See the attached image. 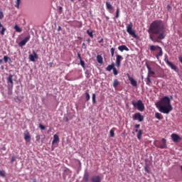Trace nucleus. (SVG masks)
<instances>
[{
	"label": "nucleus",
	"mask_w": 182,
	"mask_h": 182,
	"mask_svg": "<svg viewBox=\"0 0 182 182\" xmlns=\"http://www.w3.org/2000/svg\"><path fill=\"white\" fill-rule=\"evenodd\" d=\"M165 23L161 20L154 21L149 28V39L153 43H159L166 37V33L164 31Z\"/></svg>",
	"instance_id": "nucleus-1"
},
{
	"label": "nucleus",
	"mask_w": 182,
	"mask_h": 182,
	"mask_svg": "<svg viewBox=\"0 0 182 182\" xmlns=\"http://www.w3.org/2000/svg\"><path fill=\"white\" fill-rule=\"evenodd\" d=\"M156 107L161 113L168 114L173 111V107L171 102V99L168 96H164L156 104Z\"/></svg>",
	"instance_id": "nucleus-2"
},
{
	"label": "nucleus",
	"mask_w": 182,
	"mask_h": 182,
	"mask_svg": "<svg viewBox=\"0 0 182 182\" xmlns=\"http://www.w3.org/2000/svg\"><path fill=\"white\" fill-rule=\"evenodd\" d=\"M149 50L151 52H155L158 50V53H156L155 55V58L157 60H159L160 57H162L164 55V51L161 47H160L159 46H154V45H151L149 46Z\"/></svg>",
	"instance_id": "nucleus-3"
},
{
	"label": "nucleus",
	"mask_w": 182,
	"mask_h": 182,
	"mask_svg": "<svg viewBox=\"0 0 182 182\" xmlns=\"http://www.w3.org/2000/svg\"><path fill=\"white\" fill-rule=\"evenodd\" d=\"M131 104L134 108H136V109L141 112H144L145 109L144 104L141 100H137L136 102H135L134 101H132Z\"/></svg>",
	"instance_id": "nucleus-4"
},
{
	"label": "nucleus",
	"mask_w": 182,
	"mask_h": 182,
	"mask_svg": "<svg viewBox=\"0 0 182 182\" xmlns=\"http://www.w3.org/2000/svg\"><path fill=\"white\" fill-rule=\"evenodd\" d=\"M133 23H127L126 25V28H127V33L131 36L132 38H135V39H137L138 38V36L136 34V32L134 30H133Z\"/></svg>",
	"instance_id": "nucleus-5"
},
{
	"label": "nucleus",
	"mask_w": 182,
	"mask_h": 182,
	"mask_svg": "<svg viewBox=\"0 0 182 182\" xmlns=\"http://www.w3.org/2000/svg\"><path fill=\"white\" fill-rule=\"evenodd\" d=\"M164 62L166 63V64L173 71L175 72H178V67L173 64L172 62L169 61L168 57H166L164 58Z\"/></svg>",
	"instance_id": "nucleus-6"
},
{
	"label": "nucleus",
	"mask_w": 182,
	"mask_h": 182,
	"mask_svg": "<svg viewBox=\"0 0 182 182\" xmlns=\"http://www.w3.org/2000/svg\"><path fill=\"white\" fill-rule=\"evenodd\" d=\"M167 140L165 138L161 139V141L159 142V144H156V146L157 148H159L161 149H167Z\"/></svg>",
	"instance_id": "nucleus-7"
},
{
	"label": "nucleus",
	"mask_w": 182,
	"mask_h": 182,
	"mask_svg": "<svg viewBox=\"0 0 182 182\" xmlns=\"http://www.w3.org/2000/svg\"><path fill=\"white\" fill-rule=\"evenodd\" d=\"M132 119L142 122L144 119V117L140 112H136L133 115Z\"/></svg>",
	"instance_id": "nucleus-8"
},
{
	"label": "nucleus",
	"mask_w": 182,
	"mask_h": 182,
	"mask_svg": "<svg viewBox=\"0 0 182 182\" xmlns=\"http://www.w3.org/2000/svg\"><path fill=\"white\" fill-rule=\"evenodd\" d=\"M30 40H31L30 35L26 36V38H24L23 40H21V41H20V43H18V47L23 48L26 45L28 42H29Z\"/></svg>",
	"instance_id": "nucleus-9"
},
{
	"label": "nucleus",
	"mask_w": 182,
	"mask_h": 182,
	"mask_svg": "<svg viewBox=\"0 0 182 182\" xmlns=\"http://www.w3.org/2000/svg\"><path fill=\"white\" fill-rule=\"evenodd\" d=\"M171 138L174 143H179L182 140V138L178 134L175 133L171 134Z\"/></svg>",
	"instance_id": "nucleus-10"
},
{
	"label": "nucleus",
	"mask_w": 182,
	"mask_h": 182,
	"mask_svg": "<svg viewBox=\"0 0 182 182\" xmlns=\"http://www.w3.org/2000/svg\"><path fill=\"white\" fill-rule=\"evenodd\" d=\"M38 59V56L35 50H33V54L28 55V60L31 62H35L36 60Z\"/></svg>",
	"instance_id": "nucleus-11"
},
{
	"label": "nucleus",
	"mask_w": 182,
	"mask_h": 182,
	"mask_svg": "<svg viewBox=\"0 0 182 182\" xmlns=\"http://www.w3.org/2000/svg\"><path fill=\"white\" fill-rule=\"evenodd\" d=\"M123 60V57L120 55H116V62H115V64H116V67L117 68H119L121 67V62Z\"/></svg>",
	"instance_id": "nucleus-12"
},
{
	"label": "nucleus",
	"mask_w": 182,
	"mask_h": 182,
	"mask_svg": "<svg viewBox=\"0 0 182 182\" xmlns=\"http://www.w3.org/2000/svg\"><path fill=\"white\" fill-rule=\"evenodd\" d=\"M128 76V80L130 82V84L132 86L136 87L138 84H137V81L135 80L133 77H130V75L129 74H127Z\"/></svg>",
	"instance_id": "nucleus-13"
},
{
	"label": "nucleus",
	"mask_w": 182,
	"mask_h": 182,
	"mask_svg": "<svg viewBox=\"0 0 182 182\" xmlns=\"http://www.w3.org/2000/svg\"><path fill=\"white\" fill-rule=\"evenodd\" d=\"M90 182H102V178L99 175H94L90 178Z\"/></svg>",
	"instance_id": "nucleus-14"
},
{
	"label": "nucleus",
	"mask_w": 182,
	"mask_h": 182,
	"mask_svg": "<svg viewBox=\"0 0 182 182\" xmlns=\"http://www.w3.org/2000/svg\"><path fill=\"white\" fill-rule=\"evenodd\" d=\"M105 6H106V9L109 11V13L112 14V11L114 10V6L111 4V3L109 1H106Z\"/></svg>",
	"instance_id": "nucleus-15"
},
{
	"label": "nucleus",
	"mask_w": 182,
	"mask_h": 182,
	"mask_svg": "<svg viewBox=\"0 0 182 182\" xmlns=\"http://www.w3.org/2000/svg\"><path fill=\"white\" fill-rule=\"evenodd\" d=\"M14 75H9V77H7V84H9V86L10 87H14V80H13Z\"/></svg>",
	"instance_id": "nucleus-16"
},
{
	"label": "nucleus",
	"mask_w": 182,
	"mask_h": 182,
	"mask_svg": "<svg viewBox=\"0 0 182 182\" xmlns=\"http://www.w3.org/2000/svg\"><path fill=\"white\" fill-rule=\"evenodd\" d=\"M146 68L148 70V75H152L153 77H155L156 73L152 70V68L150 67L149 65L146 64Z\"/></svg>",
	"instance_id": "nucleus-17"
},
{
	"label": "nucleus",
	"mask_w": 182,
	"mask_h": 182,
	"mask_svg": "<svg viewBox=\"0 0 182 182\" xmlns=\"http://www.w3.org/2000/svg\"><path fill=\"white\" fill-rule=\"evenodd\" d=\"M117 49L120 52H124V51L129 52V48L126 45L119 46H118Z\"/></svg>",
	"instance_id": "nucleus-18"
},
{
	"label": "nucleus",
	"mask_w": 182,
	"mask_h": 182,
	"mask_svg": "<svg viewBox=\"0 0 182 182\" xmlns=\"http://www.w3.org/2000/svg\"><path fill=\"white\" fill-rule=\"evenodd\" d=\"M135 132L137 133V134H136L137 139H138L139 140H141V136H142V134H143V130H142V129H135Z\"/></svg>",
	"instance_id": "nucleus-19"
},
{
	"label": "nucleus",
	"mask_w": 182,
	"mask_h": 182,
	"mask_svg": "<svg viewBox=\"0 0 182 182\" xmlns=\"http://www.w3.org/2000/svg\"><path fill=\"white\" fill-rule=\"evenodd\" d=\"M115 68L114 63H112L111 65H108L107 67H106L105 70L107 72H111L114 68Z\"/></svg>",
	"instance_id": "nucleus-20"
},
{
	"label": "nucleus",
	"mask_w": 182,
	"mask_h": 182,
	"mask_svg": "<svg viewBox=\"0 0 182 182\" xmlns=\"http://www.w3.org/2000/svg\"><path fill=\"white\" fill-rule=\"evenodd\" d=\"M24 140H26V141H31V134L29 133V132H26V133H24Z\"/></svg>",
	"instance_id": "nucleus-21"
},
{
	"label": "nucleus",
	"mask_w": 182,
	"mask_h": 182,
	"mask_svg": "<svg viewBox=\"0 0 182 182\" xmlns=\"http://www.w3.org/2000/svg\"><path fill=\"white\" fill-rule=\"evenodd\" d=\"M89 178H90V174L88 172H85L82 178V181L84 182H88L89 181Z\"/></svg>",
	"instance_id": "nucleus-22"
},
{
	"label": "nucleus",
	"mask_w": 182,
	"mask_h": 182,
	"mask_svg": "<svg viewBox=\"0 0 182 182\" xmlns=\"http://www.w3.org/2000/svg\"><path fill=\"white\" fill-rule=\"evenodd\" d=\"M2 28V30L0 31V34L1 36L5 35V32L6 31V28L4 27V26L1 24V20H0V29Z\"/></svg>",
	"instance_id": "nucleus-23"
},
{
	"label": "nucleus",
	"mask_w": 182,
	"mask_h": 182,
	"mask_svg": "<svg viewBox=\"0 0 182 182\" xmlns=\"http://www.w3.org/2000/svg\"><path fill=\"white\" fill-rule=\"evenodd\" d=\"M59 141V136L56 134L53 135V139L52 141V144H54Z\"/></svg>",
	"instance_id": "nucleus-24"
},
{
	"label": "nucleus",
	"mask_w": 182,
	"mask_h": 182,
	"mask_svg": "<svg viewBox=\"0 0 182 182\" xmlns=\"http://www.w3.org/2000/svg\"><path fill=\"white\" fill-rule=\"evenodd\" d=\"M97 62L99 64H102L103 63V58L101 55H97Z\"/></svg>",
	"instance_id": "nucleus-25"
},
{
	"label": "nucleus",
	"mask_w": 182,
	"mask_h": 182,
	"mask_svg": "<svg viewBox=\"0 0 182 182\" xmlns=\"http://www.w3.org/2000/svg\"><path fill=\"white\" fill-rule=\"evenodd\" d=\"M120 82L117 79L113 80V87L117 88L119 85Z\"/></svg>",
	"instance_id": "nucleus-26"
},
{
	"label": "nucleus",
	"mask_w": 182,
	"mask_h": 182,
	"mask_svg": "<svg viewBox=\"0 0 182 182\" xmlns=\"http://www.w3.org/2000/svg\"><path fill=\"white\" fill-rule=\"evenodd\" d=\"M151 75H148L146 78V85L150 86V85L151 84Z\"/></svg>",
	"instance_id": "nucleus-27"
},
{
	"label": "nucleus",
	"mask_w": 182,
	"mask_h": 182,
	"mask_svg": "<svg viewBox=\"0 0 182 182\" xmlns=\"http://www.w3.org/2000/svg\"><path fill=\"white\" fill-rule=\"evenodd\" d=\"M155 118H156L159 120L163 119V117H161V114L159 112L155 113Z\"/></svg>",
	"instance_id": "nucleus-28"
},
{
	"label": "nucleus",
	"mask_w": 182,
	"mask_h": 182,
	"mask_svg": "<svg viewBox=\"0 0 182 182\" xmlns=\"http://www.w3.org/2000/svg\"><path fill=\"white\" fill-rule=\"evenodd\" d=\"M120 14V9L119 7L116 9V14H115V18H119Z\"/></svg>",
	"instance_id": "nucleus-29"
},
{
	"label": "nucleus",
	"mask_w": 182,
	"mask_h": 182,
	"mask_svg": "<svg viewBox=\"0 0 182 182\" xmlns=\"http://www.w3.org/2000/svg\"><path fill=\"white\" fill-rule=\"evenodd\" d=\"M14 30H16V32L17 33L22 32V29L18 25L14 26Z\"/></svg>",
	"instance_id": "nucleus-30"
},
{
	"label": "nucleus",
	"mask_w": 182,
	"mask_h": 182,
	"mask_svg": "<svg viewBox=\"0 0 182 182\" xmlns=\"http://www.w3.org/2000/svg\"><path fill=\"white\" fill-rule=\"evenodd\" d=\"M20 4H21V0H16V5L14 6H16V9H19Z\"/></svg>",
	"instance_id": "nucleus-31"
},
{
	"label": "nucleus",
	"mask_w": 182,
	"mask_h": 182,
	"mask_svg": "<svg viewBox=\"0 0 182 182\" xmlns=\"http://www.w3.org/2000/svg\"><path fill=\"white\" fill-rule=\"evenodd\" d=\"M87 34L91 38H94V35H93V32H92V31H90L89 30H87Z\"/></svg>",
	"instance_id": "nucleus-32"
},
{
	"label": "nucleus",
	"mask_w": 182,
	"mask_h": 182,
	"mask_svg": "<svg viewBox=\"0 0 182 182\" xmlns=\"http://www.w3.org/2000/svg\"><path fill=\"white\" fill-rule=\"evenodd\" d=\"M92 103L93 104L96 103V95H95V93H92Z\"/></svg>",
	"instance_id": "nucleus-33"
},
{
	"label": "nucleus",
	"mask_w": 182,
	"mask_h": 182,
	"mask_svg": "<svg viewBox=\"0 0 182 182\" xmlns=\"http://www.w3.org/2000/svg\"><path fill=\"white\" fill-rule=\"evenodd\" d=\"M4 60L5 63H7L9 60L11 61V58L7 55H4Z\"/></svg>",
	"instance_id": "nucleus-34"
},
{
	"label": "nucleus",
	"mask_w": 182,
	"mask_h": 182,
	"mask_svg": "<svg viewBox=\"0 0 182 182\" xmlns=\"http://www.w3.org/2000/svg\"><path fill=\"white\" fill-rule=\"evenodd\" d=\"M112 71H113V75H114V76L118 75L119 72H118L117 69L115 67L113 68Z\"/></svg>",
	"instance_id": "nucleus-35"
},
{
	"label": "nucleus",
	"mask_w": 182,
	"mask_h": 182,
	"mask_svg": "<svg viewBox=\"0 0 182 182\" xmlns=\"http://www.w3.org/2000/svg\"><path fill=\"white\" fill-rule=\"evenodd\" d=\"M85 99H86V101H89L90 100V95L88 92H85Z\"/></svg>",
	"instance_id": "nucleus-36"
},
{
	"label": "nucleus",
	"mask_w": 182,
	"mask_h": 182,
	"mask_svg": "<svg viewBox=\"0 0 182 182\" xmlns=\"http://www.w3.org/2000/svg\"><path fill=\"white\" fill-rule=\"evenodd\" d=\"M0 176L4 178L6 176V172L4 170H0Z\"/></svg>",
	"instance_id": "nucleus-37"
},
{
	"label": "nucleus",
	"mask_w": 182,
	"mask_h": 182,
	"mask_svg": "<svg viewBox=\"0 0 182 182\" xmlns=\"http://www.w3.org/2000/svg\"><path fill=\"white\" fill-rule=\"evenodd\" d=\"M109 135H110V137H114L115 134L113 129L109 130Z\"/></svg>",
	"instance_id": "nucleus-38"
},
{
	"label": "nucleus",
	"mask_w": 182,
	"mask_h": 182,
	"mask_svg": "<svg viewBox=\"0 0 182 182\" xmlns=\"http://www.w3.org/2000/svg\"><path fill=\"white\" fill-rule=\"evenodd\" d=\"M114 52H115V48H111V49H110V53H111L112 57H114Z\"/></svg>",
	"instance_id": "nucleus-39"
},
{
	"label": "nucleus",
	"mask_w": 182,
	"mask_h": 182,
	"mask_svg": "<svg viewBox=\"0 0 182 182\" xmlns=\"http://www.w3.org/2000/svg\"><path fill=\"white\" fill-rule=\"evenodd\" d=\"M4 18V15L3 13V11L1 10V9H0V20H2Z\"/></svg>",
	"instance_id": "nucleus-40"
},
{
	"label": "nucleus",
	"mask_w": 182,
	"mask_h": 182,
	"mask_svg": "<svg viewBox=\"0 0 182 182\" xmlns=\"http://www.w3.org/2000/svg\"><path fill=\"white\" fill-rule=\"evenodd\" d=\"M80 63L81 67L83 68H85V61L82 60H80Z\"/></svg>",
	"instance_id": "nucleus-41"
},
{
	"label": "nucleus",
	"mask_w": 182,
	"mask_h": 182,
	"mask_svg": "<svg viewBox=\"0 0 182 182\" xmlns=\"http://www.w3.org/2000/svg\"><path fill=\"white\" fill-rule=\"evenodd\" d=\"M14 100L16 101V103H18V104L21 102V100L18 97H16V98H14Z\"/></svg>",
	"instance_id": "nucleus-42"
},
{
	"label": "nucleus",
	"mask_w": 182,
	"mask_h": 182,
	"mask_svg": "<svg viewBox=\"0 0 182 182\" xmlns=\"http://www.w3.org/2000/svg\"><path fill=\"white\" fill-rule=\"evenodd\" d=\"M144 171H145L146 173H150V170H149L148 166H144Z\"/></svg>",
	"instance_id": "nucleus-43"
},
{
	"label": "nucleus",
	"mask_w": 182,
	"mask_h": 182,
	"mask_svg": "<svg viewBox=\"0 0 182 182\" xmlns=\"http://www.w3.org/2000/svg\"><path fill=\"white\" fill-rule=\"evenodd\" d=\"M39 127H40V129H41V130L46 129V127L44 125H43L42 124H40Z\"/></svg>",
	"instance_id": "nucleus-44"
},
{
	"label": "nucleus",
	"mask_w": 182,
	"mask_h": 182,
	"mask_svg": "<svg viewBox=\"0 0 182 182\" xmlns=\"http://www.w3.org/2000/svg\"><path fill=\"white\" fill-rule=\"evenodd\" d=\"M77 59L80 61V60H82V57H81V55H80V53H77Z\"/></svg>",
	"instance_id": "nucleus-45"
},
{
	"label": "nucleus",
	"mask_w": 182,
	"mask_h": 182,
	"mask_svg": "<svg viewBox=\"0 0 182 182\" xmlns=\"http://www.w3.org/2000/svg\"><path fill=\"white\" fill-rule=\"evenodd\" d=\"M166 10L170 11L171 10V5H167L166 6Z\"/></svg>",
	"instance_id": "nucleus-46"
},
{
	"label": "nucleus",
	"mask_w": 182,
	"mask_h": 182,
	"mask_svg": "<svg viewBox=\"0 0 182 182\" xmlns=\"http://www.w3.org/2000/svg\"><path fill=\"white\" fill-rule=\"evenodd\" d=\"M13 92L11 88H9V95H12Z\"/></svg>",
	"instance_id": "nucleus-47"
},
{
	"label": "nucleus",
	"mask_w": 182,
	"mask_h": 182,
	"mask_svg": "<svg viewBox=\"0 0 182 182\" xmlns=\"http://www.w3.org/2000/svg\"><path fill=\"white\" fill-rule=\"evenodd\" d=\"M16 161L15 156H11V163H14Z\"/></svg>",
	"instance_id": "nucleus-48"
},
{
	"label": "nucleus",
	"mask_w": 182,
	"mask_h": 182,
	"mask_svg": "<svg viewBox=\"0 0 182 182\" xmlns=\"http://www.w3.org/2000/svg\"><path fill=\"white\" fill-rule=\"evenodd\" d=\"M139 127H140V124H135V128H136V129H138Z\"/></svg>",
	"instance_id": "nucleus-49"
},
{
	"label": "nucleus",
	"mask_w": 182,
	"mask_h": 182,
	"mask_svg": "<svg viewBox=\"0 0 182 182\" xmlns=\"http://www.w3.org/2000/svg\"><path fill=\"white\" fill-rule=\"evenodd\" d=\"M104 42V38H101L100 41H98V43H102Z\"/></svg>",
	"instance_id": "nucleus-50"
},
{
	"label": "nucleus",
	"mask_w": 182,
	"mask_h": 182,
	"mask_svg": "<svg viewBox=\"0 0 182 182\" xmlns=\"http://www.w3.org/2000/svg\"><path fill=\"white\" fill-rule=\"evenodd\" d=\"M178 60L182 64V56H178Z\"/></svg>",
	"instance_id": "nucleus-51"
},
{
	"label": "nucleus",
	"mask_w": 182,
	"mask_h": 182,
	"mask_svg": "<svg viewBox=\"0 0 182 182\" xmlns=\"http://www.w3.org/2000/svg\"><path fill=\"white\" fill-rule=\"evenodd\" d=\"M36 139H37V141H39L41 139L40 135H37V136H36Z\"/></svg>",
	"instance_id": "nucleus-52"
},
{
	"label": "nucleus",
	"mask_w": 182,
	"mask_h": 182,
	"mask_svg": "<svg viewBox=\"0 0 182 182\" xmlns=\"http://www.w3.org/2000/svg\"><path fill=\"white\" fill-rule=\"evenodd\" d=\"M65 122H69V119H68V117H65Z\"/></svg>",
	"instance_id": "nucleus-53"
},
{
	"label": "nucleus",
	"mask_w": 182,
	"mask_h": 182,
	"mask_svg": "<svg viewBox=\"0 0 182 182\" xmlns=\"http://www.w3.org/2000/svg\"><path fill=\"white\" fill-rule=\"evenodd\" d=\"M61 30H62L61 26H58V31H60Z\"/></svg>",
	"instance_id": "nucleus-54"
},
{
	"label": "nucleus",
	"mask_w": 182,
	"mask_h": 182,
	"mask_svg": "<svg viewBox=\"0 0 182 182\" xmlns=\"http://www.w3.org/2000/svg\"><path fill=\"white\" fill-rule=\"evenodd\" d=\"M105 18H106L107 21H109V17L107 16H105Z\"/></svg>",
	"instance_id": "nucleus-55"
},
{
	"label": "nucleus",
	"mask_w": 182,
	"mask_h": 182,
	"mask_svg": "<svg viewBox=\"0 0 182 182\" xmlns=\"http://www.w3.org/2000/svg\"><path fill=\"white\" fill-rule=\"evenodd\" d=\"M86 41H87V43H90L91 40H90V38H87V39L86 40Z\"/></svg>",
	"instance_id": "nucleus-56"
},
{
	"label": "nucleus",
	"mask_w": 182,
	"mask_h": 182,
	"mask_svg": "<svg viewBox=\"0 0 182 182\" xmlns=\"http://www.w3.org/2000/svg\"><path fill=\"white\" fill-rule=\"evenodd\" d=\"M4 62L3 59H0V64H2Z\"/></svg>",
	"instance_id": "nucleus-57"
},
{
	"label": "nucleus",
	"mask_w": 182,
	"mask_h": 182,
	"mask_svg": "<svg viewBox=\"0 0 182 182\" xmlns=\"http://www.w3.org/2000/svg\"><path fill=\"white\" fill-rule=\"evenodd\" d=\"M82 47H85V43H82Z\"/></svg>",
	"instance_id": "nucleus-58"
},
{
	"label": "nucleus",
	"mask_w": 182,
	"mask_h": 182,
	"mask_svg": "<svg viewBox=\"0 0 182 182\" xmlns=\"http://www.w3.org/2000/svg\"><path fill=\"white\" fill-rule=\"evenodd\" d=\"M50 67H53V63H50Z\"/></svg>",
	"instance_id": "nucleus-59"
},
{
	"label": "nucleus",
	"mask_w": 182,
	"mask_h": 182,
	"mask_svg": "<svg viewBox=\"0 0 182 182\" xmlns=\"http://www.w3.org/2000/svg\"><path fill=\"white\" fill-rule=\"evenodd\" d=\"M181 171H182V165H181Z\"/></svg>",
	"instance_id": "nucleus-60"
},
{
	"label": "nucleus",
	"mask_w": 182,
	"mask_h": 182,
	"mask_svg": "<svg viewBox=\"0 0 182 182\" xmlns=\"http://www.w3.org/2000/svg\"><path fill=\"white\" fill-rule=\"evenodd\" d=\"M70 1H71V2H73V1H74V0H70Z\"/></svg>",
	"instance_id": "nucleus-61"
},
{
	"label": "nucleus",
	"mask_w": 182,
	"mask_h": 182,
	"mask_svg": "<svg viewBox=\"0 0 182 182\" xmlns=\"http://www.w3.org/2000/svg\"><path fill=\"white\" fill-rule=\"evenodd\" d=\"M33 182H37L36 181H33Z\"/></svg>",
	"instance_id": "nucleus-62"
}]
</instances>
